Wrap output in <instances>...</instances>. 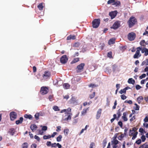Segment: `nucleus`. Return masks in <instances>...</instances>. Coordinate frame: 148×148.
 <instances>
[{
    "label": "nucleus",
    "instance_id": "f257e3e1",
    "mask_svg": "<svg viewBox=\"0 0 148 148\" xmlns=\"http://www.w3.org/2000/svg\"><path fill=\"white\" fill-rule=\"evenodd\" d=\"M137 20L133 16H131L130 18L129 19L127 22L129 27L130 28L132 27L135 24L137 23Z\"/></svg>",
    "mask_w": 148,
    "mask_h": 148
},
{
    "label": "nucleus",
    "instance_id": "f03ea898",
    "mask_svg": "<svg viewBox=\"0 0 148 148\" xmlns=\"http://www.w3.org/2000/svg\"><path fill=\"white\" fill-rule=\"evenodd\" d=\"M100 23V20L99 18L95 19L92 22V26L94 28H97L99 26Z\"/></svg>",
    "mask_w": 148,
    "mask_h": 148
},
{
    "label": "nucleus",
    "instance_id": "7ed1b4c3",
    "mask_svg": "<svg viewBox=\"0 0 148 148\" xmlns=\"http://www.w3.org/2000/svg\"><path fill=\"white\" fill-rule=\"evenodd\" d=\"M137 50L135 54L134 55L133 58H138L139 57L141 56L140 53V51L142 50V47H140L136 48Z\"/></svg>",
    "mask_w": 148,
    "mask_h": 148
},
{
    "label": "nucleus",
    "instance_id": "20e7f679",
    "mask_svg": "<svg viewBox=\"0 0 148 148\" xmlns=\"http://www.w3.org/2000/svg\"><path fill=\"white\" fill-rule=\"evenodd\" d=\"M136 35L135 33L131 32L129 33L127 35L128 39L130 41L134 40L136 38Z\"/></svg>",
    "mask_w": 148,
    "mask_h": 148
},
{
    "label": "nucleus",
    "instance_id": "39448f33",
    "mask_svg": "<svg viewBox=\"0 0 148 148\" xmlns=\"http://www.w3.org/2000/svg\"><path fill=\"white\" fill-rule=\"evenodd\" d=\"M49 91V89L47 87H46L42 86L40 90V94L44 95L48 93Z\"/></svg>",
    "mask_w": 148,
    "mask_h": 148
},
{
    "label": "nucleus",
    "instance_id": "423d86ee",
    "mask_svg": "<svg viewBox=\"0 0 148 148\" xmlns=\"http://www.w3.org/2000/svg\"><path fill=\"white\" fill-rule=\"evenodd\" d=\"M84 66L85 64L83 63H82L78 65L77 67V73H80L82 71Z\"/></svg>",
    "mask_w": 148,
    "mask_h": 148
},
{
    "label": "nucleus",
    "instance_id": "0eeeda50",
    "mask_svg": "<svg viewBox=\"0 0 148 148\" xmlns=\"http://www.w3.org/2000/svg\"><path fill=\"white\" fill-rule=\"evenodd\" d=\"M138 134V132H133L132 130L130 129L129 131V135L130 136H133V137L132 138V140H134L137 137V135Z\"/></svg>",
    "mask_w": 148,
    "mask_h": 148
},
{
    "label": "nucleus",
    "instance_id": "6e6552de",
    "mask_svg": "<svg viewBox=\"0 0 148 148\" xmlns=\"http://www.w3.org/2000/svg\"><path fill=\"white\" fill-rule=\"evenodd\" d=\"M68 60V58L66 55H64L62 56L60 58V61L61 63L65 64Z\"/></svg>",
    "mask_w": 148,
    "mask_h": 148
},
{
    "label": "nucleus",
    "instance_id": "1a4fd4ad",
    "mask_svg": "<svg viewBox=\"0 0 148 148\" xmlns=\"http://www.w3.org/2000/svg\"><path fill=\"white\" fill-rule=\"evenodd\" d=\"M51 75L50 72L48 71H46L43 75L42 77L45 79H47L50 77Z\"/></svg>",
    "mask_w": 148,
    "mask_h": 148
},
{
    "label": "nucleus",
    "instance_id": "9d476101",
    "mask_svg": "<svg viewBox=\"0 0 148 148\" xmlns=\"http://www.w3.org/2000/svg\"><path fill=\"white\" fill-rule=\"evenodd\" d=\"M10 120L11 121H14L15 119L17 116V114L16 112H12L10 113Z\"/></svg>",
    "mask_w": 148,
    "mask_h": 148
},
{
    "label": "nucleus",
    "instance_id": "9b49d317",
    "mask_svg": "<svg viewBox=\"0 0 148 148\" xmlns=\"http://www.w3.org/2000/svg\"><path fill=\"white\" fill-rule=\"evenodd\" d=\"M77 98L75 97L72 96L71 98L69 101V102L71 104L76 105L77 103Z\"/></svg>",
    "mask_w": 148,
    "mask_h": 148
},
{
    "label": "nucleus",
    "instance_id": "f8f14e48",
    "mask_svg": "<svg viewBox=\"0 0 148 148\" xmlns=\"http://www.w3.org/2000/svg\"><path fill=\"white\" fill-rule=\"evenodd\" d=\"M120 24L119 21H116L114 22L113 25L111 27V28H113L114 29H116L119 27L120 26Z\"/></svg>",
    "mask_w": 148,
    "mask_h": 148
},
{
    "label": "nucleus",
    "instance_id": "ddd939ff",
    "mask_svg": "<svg viewBox=\"0 0 148 148\" xmlns=\"http://www.w3.org/2000/svg\"><path fill=\"white\" fill-rule=\"evenodd\" d=\"M117 13V11L116 10L110 12L109 15L110 16L111 18L112 19L116 16Z\"/></svg>",
    "mask_w": 148,
    "mask_h": 148
},
{
    "label": "nucleus",
    "instance_id": "4468645a",
    "mask_svg": "<svg viewBox=\"0 0 148 148\" xmlns=\"http://www.w3.org/2000/svg\"><path fill=\"white\" fill-rule=\"evenodd\" d=\"M102 110L101 108L99 109L97 112L96 114V118L97 119H99L101 116Z\"/></svg>",
    "mask_w": 148,
    "mask_h": 148
},
{
    "label": "nucleus",
    "instance_id": "2eb2a0df",
    "mask_svg": "<svg viewBox=\"0 0 148 148\" xmlns=\"http://www.w3.org/2000/svg\"><path fill=\"white\" fill-rule=\"evenodd\" d=\"M141 52L142 53H145V56H147L148 55V49L145 47L142 48Z\"/></svg>",
    "mask_w": 148,
    "mask_h": 148
},
{
    "label": "nucleus",
    "instance_id": "dca6fc26",
    "mask_svg": "<svg viewBox=\"0 0 148 148\" xmlns=\"http://www.w3.org/2000/svg\"><path fill=\"white\" fill-rule=\"evenodd\" d=\"M15 130L13 128H11L9 129L8 132L12 136H13L15 133Z\"/></svg>",
    "mask_w": 148,
    "mask_h": 148
},
{
    "label": "nucleus",
    "instance_id": "f3484780",
    "mask_svg": "<svg viewBox=\"0 0 148 148\" xmlns=\"http://www.w3.org/2000/svg\"><path fill=\"white\" fill-rule=\"evenodd\" d=\"M76 38V36L75 35H70L67 37V40H69L71 39L74 40Z\"/></svg>",
    "mask_w": 148,
    "mask_h": 148
},
{
    "label": "nucleus",
    "instance_id": "a211bd4d",
    "mask_svg": "<svg viewBox=\"0 0 148 148\" xmlns=\"http://www.w3.org/2000/svg\"><path fill=\"white\" fill-rule=\"evenodd\" d=\"M140 44L142 46H143L144 47H145L146 46V45H147V43H146L145 40H142L140 42Z\"/></svg>",
    "mask_w": 148,
    "mask_h": 148
},
{
    "label": "nucleus",
    "instance_id": "6ab92c4d",
    "mask_svg": "<svg viewBox=\"0 0 148 148\" xmlns=\"http://www.w3.org/2000/svg\"><path fill=\"white\" fill-rule=\"evenodd\" d=\"M23 117H20L19 120H17L16 121V124L17 125H18L19 124H21L22 123L23 120Z\"/></svg>",
    "mask_w": 148,
    "mask_h": 148
},
{
    "label": "nucleus",
    "instance_id": "aec40b11",
    "mask_svg": "<svg viewBox=\"0 0 148 148\" xmlns=\"http://www.w3.org/2000/svg\"><path fill=\"white\" fill-rule=\"evenodd\" d=\"M126 114L127 112H124L123 113V116H122V118L123 119V120L125 121H127L128 120L127 118L126 117Z\"/></svg>",
    "mask_w": 148,
    "mask_h": 148
},
{
    "label": "nucleus",
    "instance_id": "412c9836",
    "mask_svg": "<svg viewBox=\"0 0 148 148\" xmlns=\"http://www.w3.org/2000/svg\"><path fill=\"white\" fill-rule=\"evenodd\" d=\"M24 117L26 119H28L30 120H32L33 117L31 114H25L24 115Z\"/></svg>",
    "mask_w": 148,
    "mask_h": 148
},
{
    "label": "nucleus",
    "instance_id": "4be33fe9",
    "mask_svg": "<svg viewBox=\"0 0 148 148\" xmlns=\"http://www.w3.org/2000/svg\"><path fill=\"white\" fill-rule=\"evenodd\" d=\"M37 127V126L35 124H32L30 126V128L33 132H34Z\"/></svg>",
    "mask_w": 148,
    "mask_h": 148
},
{
    "label": "nucleus",
    "instance_id": "5701e85b",
    "mask_svg": "<svg viewBox=\"0 0 148 148\" xmlns=\"http://www.w3.org/2000/svg\"><path fill=\"white\" fill-rule=\"evenodd\" d=\"M120 142L116 139H113V140L112 141V144L117 145Z\"/></svg>",
    "mask_w": 148,
    "mask_h": 148
},
{
    "label": "nucleus",
    "instance_id": "b1692460",
    "mask_svg": "<svg viewBox=\"0 0 148 148\" xmlns=\"http://www.w3.org/2000/svg\"><path fill=\"white\" fill-rule=\"evenodd\" d=\"M29 145L28 143L25 142L23 143L21 145V148H28Z\"/></svg>",
    "mask_w": 148,
    "mask_h": 148
},
{
    "label": "nucleus",
    "instance_id": "393cba45",
    "mask_svg": "<svg viewBox=\"0 0 148 148\" xmlns=\"http://www.w3.org/2000/svg\"><path fill=\"white\" fill-rule=\"evenodd\" d=\"M121 5V3L120 1L118 0H115L113 5H115L116 6H120Z\"/></svg>",
    "mask_w": 148,
    "mask_h": 148
},
{
    "label": "nucleus",
    "instance_id": "a878e982",
    "mask_svg": "<svg viewBox=\"0 0 148 148\" xmlns=\"http://www.w3.org/2000/svg\"><path fill=\"white\" fill-rule=\"evenodd\" d=\"M148 65V59H146L141 64V66Z\"/></svg>",
    "mask_w": 148,
    "mask_h": 148
},
{
    "label": "nucleus",
    "instance_id": "bb28decb",
    "mask_svg": "<svg viewBox=\"0 0 148 148\" xmlns=\"http://www.w3.org/2000/svg\"><path fill=\"white\" fill-rule=\"evenodd\" d=\"M128 82L129 84H134L135 83V80L132 78H129L128 81Z\"/></svg>",
    "mask_w": 148,
    "mask_h": 148
},
{
    "label": "nucleus",
    "instance_id": "cd10ccee",
    "mask_svg": "<svg viewBox=\"0 0 148 148\" xmlns=\"http://www.w3.org/2000/svg\"><path fill=\"white\" fill-rule=\"evenodd\" d=\"M79 61V58H77L73 59V61L71 62V64L75 63Z\"/></svg>",
    "mask_w": 148,
    "mask_h": 148
},
{
    "label": "nucleus",
    "instance_id": "c85d7f7f",
    "mask_svg": "<svg viewBox=\"0 0 148 148\" xmlns=\"http://www.w3.org/2000/svg\"><path fill=\"white\" fill-rule=\"evenodd\" d=\"M115 39L113 38L110 39L108 41V43L109 45H111L114 44L115 43Z\"/></svg>",
    "mask_w": 148,
    "mask_h": 148
},
{
    "label": "nucleus",
    "instance_id": "c756f323",
    "mask_svg": "<svg viewBox=\"0 0 148 148\" xmlns=\"http://www.w3.org/2000/svg\"><path fill=\"white\" fill-rule=\"evenodd\" d=\"M42 3H41L38 6V8L40 10H42L43 8V6L42 5Z\"/></svg>",
    "mask_w": 148,
    "mask_h": 148
},
{
    "label": "nucleus",
    "instance_id": "7c9ffc66",
    "mask_svg": "<svg viewBox=\"0 0 148 148\" xmlns=\"http://www.w3.org/2000/svg\"><path fill=\"white\" fill-rule=\"evenodd\" d=\"M64 88L66 89H69L70 87V85L68 83H65L63 85Z\"/></svg>",
    "mask_w": 148,
    "mask_h": 148
},
{
    "label": "nucleus",
    "instance_id": "2f4dec72",
    "mask_svg": "<svg viewBox=\"0 0 148 148\" xmlns=\"http://www.w3.org/2000/svg\"><path fill=\"white\" fill-rule=\"evenodd\" d=\"M62 138V136L60 135L56 138V140L58 142H60L61 141V139Z\"/></svg>",
    "mask_w": 148,
    "mask_h": 148
},
{
    "label": "nucleus",
    "instance_id": "473e14b6",
    "mask_svg": "<svg viewBox=\"0 0 148 148\" xmlns=\"http://www.w3.org/2000/svg\"><path fill=\"white\" fill-rule=\"evenodd\" d=\"M143 98L142 96H140L137 98V100L138 101L139 103H140L141 101V100H143Z\"/></svg>",
    "mask_w": 148,
    "mask_h": 148
},
{
    "label": "nucleus",
    "instance_id": "72a5a7b5",
    "mask_svg": "<svg viewBox=\"0 0 148 148\" xmlns=\"http://www.w3.org/2000/svg\"><path fill=\"white\" fill-rule=\"evenodd\" d=\"M53 109L55 111H59L60 110L58 107L57 106H53Z\"/></svg>",
    "mask_w": 148,
    "mask_h": 148
},
{
    "label": "nucleus",
    "instance_id": "f704fd0d",
    "mask_svg": "<svg viewBox=\"0 0 148 148\" xmlns=\"http://www.w3.org/2000/svg\"><path fill=\"white\" fill-rule=\"evenodd\" d=\"M125 136L124 135V134H121V135L118 137V138L119 140H121Z\"/></svg>",
    "mask_w": 148,
    "mask_h": 148
},
{
    "label": "nucleus",
    "instance_id": "c9c22d12",
    "mask_svg": "<svg viewBox=\"0 0 148 148\" xmlns=\"http://www.w3.org/2000/svg\"><path fill=\"white\" fill-rule=\"evenodd\" d=\"M95 92H94L92 94H90L89 95V97L90 99H91L93 98L95 96Z\"/></svg>",
    "mask_w": 148,
    "mask_h": 148
},
{
    "label": "nucleus",
    "instance_id": "e433bc0d",
    "mask_svg": "<svg viewBox=\"0 0 148 148\" xmlns=\"http://www.w3.org/2000/svg\"><path fill=\"white\" fill-rule=\"evenodd\" d=\"M51 138L50 135H48L47 136L44 135L43 136V138L44 139H49Z\"/></svg>",
    "mask_w": 148,
    "mask_h": 148
},
{
    "label": "nucleus",
    "instance_id": "4c0bfd02",
    "mask_svg": "<svg viewBox=\"0 0 148 148\" xmlns=\"http://www.w3.org/2000/svg\"><path fill=\"white\" fill-rule=\"evenodd\" d=\"M115 1V0H109L107 2V4H110L112 3V5H113V4Z\"/></svg>",
    "mask_w": 148,
    "mask_h": 148
},
{
    "label": "nucleus",
    "instance_id": "58836bf2",
    "mask_svg": "<svg viewBox=\"0 0 148 148\" xmlns=\"http://www.w3.org/2000/svg\"><path fill=\"white\" fill-rule=\"evenodd\" d=\"M39 114L36 113L34 115L35 117L36 120H38L39 119Z\"/></svg>",
    "mask_w": 148,
    "mask_h": 148
},
{
    "label": "nucleus",
    "instance_id": "ea45409f",
    "mask_svg": "<svg viewBox=\"0 0 148 148\" xmlns=\"http://www.w3.org/2000/svg\"><path fill=\"white\" fill-rule=\"evenodd\" d=\"M134 105L136 106V107H134V109L135 110H139V106L136 103H135Z\"/></svg>",
    "mask_w": 148,
    "mask_h": 148
},
{
    "label": "nucleus",
    "instance_id": "a19ab883",
    "mask_svg": "<svg viewBox=\"0 0 148 148\" xmlns=\"http://www.w3.org/2000/svg\"><path fill=\"white\" fill-rule=\"evenodd\" d=\"M89 87L95 88L97 86L96 85L94 84H90L88 85Z\"/></svg>",
    "mask_w": 148,
    "mask_h": 148
},
{
    "label": "nucleus",
    "instance_id": "79ce46f5",
    "mask_svg": "<svg viewBox=\"0 0 148 148\" xmlns=\"http://www.w3.org/2000/svg\"><path fill=\"white\" fill-rule=\"evenodd\" d=\"M69 131V130L68 129H66L64 130V134L65 136H66L68 133V132Z\"/></svg>",
    "mask_w": 148,
    "mask_h": 148
},
{
    "label": "nucleus",
    "instance_id": "37998d69",
    "mask_svg": "<svg viewBox=\"0 0 148 148\" xmlns=\"http://www.w3.org/2000/svg\"><path fill=\"white\" fill-rule=\"evenodd\" d=\"M107 143V140L106 139H104L103 142V147H105Z\"/></svg>",
    "mask_w": 148,
    "mask_h": 148
},
{
    "label": "nucleus",
    "instance_id": "c03bdc74",
    "mask_svg": "<svg viewBox=\"0 0 148 148\" xmlns=\"http://www.w3.org/2000/svg\"><path fill=\"white\" fill-rule=\"evenodd\" d=\"M107 56L110 58H112V52L110 51L108 53Z\"/></svg>",
    "mask_w": 148,
    "mask_h": 148
},
{
    "label": "nucleus",
    "instance_id": "a18cd8bd",
    "mask_svg": "<svg viewBox=\"0 0 148 148\" xmlns=\"http://www.w3.org/2000/svg\"><path fill=\"white\" fill-rule=\"evenodd\" d=\"M120 110V109L119 110L117 113V114L118 115V118H119L121 116V113Z\"/></svg>",
    "mask_w": 148,
    "mask_h": 148
},
{
    "label": "nucleus",
    "instance_id": "49530a36",
    "mask_svg": "<svg viewBox=\"0 0 148 148\" xmlns=\"http://www.w3.org/2000/svg\"><path fill=\"white\" fill-rule=\"evenodd\" d=\"M121 99L123 100H125L127 98L126 96L124 95H121Z\"/></svg>",
    "mask_w": 148,
    "mask_h": 148
},
{
    "label": "nucleus",
    "instance_id": "de8ad7c7",
    "mask_svg": "<svg viewBox=\"0 0 148 148\" xmlns=\"http://www.w3.org/2000/svg\"><path fill=\"white\" fill-rule=\"evenodd\" d=\"M87 109H84L82 111V114L84 115L85 114H86L87 112Z\"/></svg>",
    "mask_w": 148,
    "mask_h": 148
},
{
    "label": "nucleus",
    "instance_id": "09e8293b",
    "mask_svg": "<svg viewBox=\"0 0 148 148\" xmlns=\"http://www.w3.org/2000/svg\"><path fill=\"white\" fill-rule=\"evenodd\" d=\"M141 138L142 139L143 142H144L146 140L145 137V136L144 135H143L141 137Z\"/></svg>",
    "mask_w": 148,
    "mask_h": 148
},
{
    "label": "nucleus",
    "instance_id": "8fccbe9b",
    "mask_svg": "<svg viewBox=\"0 0 148 148\" xmlns=\"http://www.w3.org/2000/svg\"><path fill=\"white\" fill-rule=\"evenodd\" d=\"M139 132L142 133H143L144 132H145V131L143 130V128L141 127H140L139 128Z\"/></svg>",
    "mask_w": 148,
    "mask_h": 148
},
{
    "label": "nucleus",
    "instance_id": "3c124183",
    "mask_svg": "<svg viewBox=\"0 0 148 148\" xmlns=\"http://www.w3.org/2000/svg\"><path fill=\"white\" fill-rule=\"evenodd\" d=\"M146 75L144 73L142 74V75L139 77V78L140 79H141L143 78H144L146 77Z\"/></svg>",
    "mask_w": 148,
    "mask_h": 148
},
{
    "label": "nucleus",
    "instance_id": "603ef678",
    "mask_svg": "<svg viewBox=\"0 0 148 148\" xmlns=\"http://www.w3.org/2000/svg\"><path fill=\"white\" fill-rule=\"evenodd\" d=\"M53 95H50L48 97V98L49 100L51 101L53 100Z\"/></svg>",
    "mask_w": 148,
    "mask_h": 148
},
{
    "label": "nucleus",
    "instance_id": "864d4df0",
    "mask_svg": "<svg viewBox=\"0 0 148 148\" xmlns=\"http://www.w3.org/2000/svg\"><path fill=\"white\" fill-rule=\"evenodd\" d=\"M114 106L112 107V108L114 109H115L116 108V106L117 105V101L116 100L114 103Z\"/></svg>",
    "mask_w": 148,
    "mask_h": 148
},
{
    "label": "nucleus",
    "instance_id": "5fc2aeb1",
    "mask_svg": "<svg viewBox=\"0 0 148 148\" xmlns=\"http://www.w3.org/2000/svg\"><path fill=\"white\" fill-rule=\"evenodd\" d=\"M125 103H128L129 104H131L132 103V101L131 100H126L125 101Z\"/></svg>",
    "mask_w": 148,
    "mask_h": 148
},
{
    "label": "nucleus",
    "instance_id": "6e6d98bb",
    "mask_svg": "<svg viewBox=\"0 0 148 148\" xmlns=\"http://www.w3.org/2000/svg\"><path fill=\"white\" fill-rule=\"evenodd\" d=\"M141 140L140 139H139L136 141V143L138 145H139L141 143Z\"/></svg>",
    "mask_w": 148,
    "mask_h": 148
},
{
    "label": "nucleus",
    "instance_id": "4d7b16f0",
    "mask_svg": "<svg viewBox=\"0 0 148 148\" xmlns=\"http://www.w3.org/2000/svg\"><path fill=\"white\" fill-rule=\"evenodd\" d=\"M95 146V143L93 142L91 143L90 145L89 148H93V147Z\"/></svg>",
    "mask_w": 148,
    "mask_h": 148
},
{
    "label": "nucleus",
    "instance_id": "13d9d810",
    "mask_svg": "<svg viewBox=\"0 0 148 148\" xmlns=\"http://www.w3.org/2000/svg\"><path fill=\"white\" fill-rule=\"evenodd\" d=\"M47 127L46 126H43L42 127V130L46 131L47 130Z\"/></svg>",
    "mask_w": 148,
    "mask_h": 148
},
{
    "label": "nucleus",
    "instance_id": "bf43d9fd",
    "mask_svg": "<svg viewBox=\"0 0 148 148\" xmlns=\"http://www.w3.org/2000/svg\"><path fill=\"white\" fill-rule=\"evenodd\" d=\"M37 145L36 144L34 143L32 145L31 147V148H36Z\"/></svg>",
    "mask_w": 148,
    "mask_h": 148
},
{
    "label": "nucleus",
    "instance_id": "052dcab7",
    "mask_svg": "<svg viewBox=\"0 0 148 148\" xmlns=\"http://www.w3.org/2000/svg\"><path fill=\"white\" fill-rule=\"evenodd\" d=\"M118 124L121 127H123V123L121 121H119L118 122Z\"/></svg>",
    "mask_w": 148,
    "mask_h": 148
},
{
    "label": "nucleus",
    "instance_id": "680f3d73",
    "mask_svg": "<svg viewBox=\"0 0 148 148\" xmlns=\"http://www.w3.org/2000/svg\"><path fill=\"white\" fill-rule=\"evenodd\" d=\"M141 88V86H140L139 85H137L136 86V90H138L140 89Z\"/></svg>",
    "mask_w": 148,
    "mask_h": 148
},
{
    "label": "nucleus",
    "instance_id": "e2e57ef3",
    "mask_svg": "<svg viewBox=\"0 0 148 148\" xmlns=\"http://www.w3.org/2000/svg\"><path fill=\"white\" fill-rule=\"evenodd\" d=\"M46 145H47V146H50L51 145V146L52 144L51 143V142H50V141H47V142Z\"/></svg>",
    "mask_w": 148,
    "mask_h": 148
},
{
    "label": "nucleus",
    "instance_id": "0e129e2a",
    "mask_svg": "<svg viewBox=\"0 0 148 148\" xmlns=\"http://www.w3.org/2000/svg\"><path fill=\"white\" fill-rule=\"evenodd\" d=\"M61 127L60 126H59L57 127V129L56 130V131L57 132H58L60 130H61Z\"/></svg>",
    "mask_w": 148,
    "mask_h": 148
},
{
    "label": "nucleus",
    "instance_id": "69168bd1",
    "mask_svg": "<svg viewBox=\"0 0 148 148\" xmlns=\"http://www.w3.org/2000/svg\"><path fill=\"white\" fill-rule=\"evenodd\" d=\"M34 138L38 141H39L40 140V138L37 135H35L34 136Z\"/></svg>",
    "mask_w": 148,
    "mask_h": 148
},
{
    "label": "nucleus",
    "instance_id": "338daca9",
    "mask_svg": "<svg viewBox=\"0 0 148 148\" xmlns=\"http://www.w3.org/2000/svg\"><path fill=\"white\" fill-rule=\"evenodd\" d=\"M137 129H138L136 127H134L132 128V131L135 132H136V131L137 130Z\"/></svg>",
    "mask_w": 148,
    "mask_h": 148
},
{
    "label": "nucleus",
    "instance_id": "774afa93",
    "mask_svg": "<svg viewBox=\"0 0 148 148\" xmlns=\"http://www.w3.org/2000/svg\"><path fill=\"white\" fill-rule=\"evenodd\" d=\"M144 121L146 122H148V117L147 116H146L145 119H144Z\"/></svg>",
    "mask_w": 148,
    "mask_h": 148
}]
</instances>
